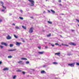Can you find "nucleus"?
<instances>
[{
  "label": "nucleus",
  "instance_id": "nucleus-48",
  "mask_svg": "<svg viewBox=\"0 0 79 79\" xmlns=\"http://www.w3.org/2000/svg\"><path fill=\"white\" fill-rule=\"evenodd\" d=\"M23 42H25L24 40H23Z\"/></svg>",
  "mask_w": 79,
  "mask_h": 79
},
{
  "label": "nucleus",
  "instance_id": "nucleus-28",
  "mask_svg": "<svg viewBox=\"0 0 79 79\" xmlns=\"http://www.w3.org/2000/svg\"><path fill=\"white\" fill-rule=\"evenodd\" d=\"M51 45H52V47H55V45H54V44H51Z\"/></svg>",
  "mask_w": 79,
  "mask_h": 79
},
{
  "label": "nucleus",
  "instance_id": "nucleus-43",
  "mask_svg": "<svg viewBox=\"0 0 79 79\" xmlns=\"http://www.w3.org/2000/svg\"><path fill=\"white\" fill-rule=\"evenodd\" d=\"M48 12H49V13H50V10H48Z\"/></svg>",
  "mask_w": 79,
  "mask_h": 79
},
{
  "label": "nucleus",
  "instance_id": "nucleus-14",
  "mask_svg": "<svg viewBox=\"0 0 79 79\" xmlns=\"http://www.w3.org/2000/svg\"><path fill=\"white\" fill-rule=\"evenodd\" d=\"M47 37H50L51 36V34L49 33L48 35H47Z\"/></svg>",
  "mask_w": 79,
  "mask_h": 79
},
{
  "label": "nucleus",
  "instance_id": "nucleus-8",
  "mask_svg": "<svg viewBox=\"0 0 79 79\" xmlns=\"http://www.w3.org/2000/svg\"><path fill=\"white\" fill-rule=\"evenodd\" d=\"M6 38L7 39H11V37L9 36V35H8L6 37Z\"/></svg>",
  "mask_w": 79,
  "mask_h": 79
},
{
  "label": "nucleus",
  "instance_id": "nucleus-26",
  "mask_svg": "<svg viewBox=\"0 0 79 79\" xmlns=\"http://www.w3.org/2000/svg\"><path fill=\"white\" fill-rule=\"evenodd\" d=\"M0 47L1 48H3V46L0 45Z\"/></svg>",
  "mask_w": 79,
  "mask_h": 79
},
{
  "label": "nucleus",
  "instance_id": "nucleus-37",
  "mask_svg": "<svg viewBox=\"0 0 79 79\" xmlns=\"http://www.w3.org/2000/svg\"><path fill=\"white\" fill-rule=\"evenodd\" d=\"M22 73H23V74H25V72H22Z\"/></svg>",
  "mask_w": 79,
  "mask_h": 79
},
{
  "label": "nucleus",
  "instance_id": "nucleus-36",
  "mask_svg": "<svg viewBox=\"0 0 79 79\" xmlns=\"http://www.w3.org/2000/svg\"><path fill=\"white\" fill-rule=\"evenodd\" d=\"M38 48H39V49H40V48H41L40 46H38Z\"/></svg>",
  "mask_w": 79,
  "mask_h": 79
},
{
  "label": "nucleus",
  "instance_id": "nucleus-27",
  "mask_svg": "<svg viewBox=\"0 0 79 79\" xmlns=\"http://www.w3.org/2000/svg\"><path fill=\"white\" fill-rule=\"evenodd\" d=\"M16 75L14 76L13 77V79H15V78H16Z\"/></svg>",
  "mask_w": 79,
  "mask_h": 79
},
{
  "label": "nucleus",
  "instance_id": "nucleus-11",
  "mask_svg": "<svg viewBox=\"0 0 79 79\" xmlns=\"http://www.w3.org/2000/svg\"><path fill=\"white\" fill-rule=\"evenodd\" d=\"M41 74H43V73H45V72L44 70H42L41 72Z\"/></svg>",
  "mask_w": 79,
  "mask_h": 79
},
{
  "label": "nucleus",
  "instance_id": "nucleus-9",
  "mask_svg": "<svg viewBox=\"0 0 79 79\" xmlns=\"http://www.w3.org/2000/svg\"><path fill=\"white\" fill-rule=\"evenodd\" d=\"M8 68H5L3 69V71H8Z\"/></svg>",
  "mask_w": 79,
  "mask_h": 79
},
{
  "label": "nucleus",
  "instance_id": "nucleus-1",
  "mask_svg": "<svg viewBox=\"0 0 79 79\" xmlns=\"http://www.w3.org/2000/svg\"><path fill=\"white\" fill-rule=\"evenodd\" d=\"M31 3V6H34V1L33 0H28Z\"/></svg>",
  "mask_w": 79,
  "mask_h": 79
},
{
  "label": "nucleus",
  "instance_id": "nucleus-33",
  "mask_svg": "<svg viewBox=\"0 0 79 79\" xmlns=\"http://www.w3.org/2000/svg\"><path fill=\"white\" fill-rule=\"evenodd\" d=\"M76 20L77 22H78V23H79V20L77 19H76Z\"/></svg>",
  "mask_w": 79,
  "mask_h": 79
},
{
  "label": "nucleus",
  "instance_id": "nucleus-34",
  "mask_svg": "<svg viewBox=\"0 0 79 79\" xmlns=\"http://www.w3.org/2000/svg\"><path fill=\"white\" fill-rule=\"evenodd\" d=\"M61 45H63V46H65V44H62Z\"/></svg>",
  "mask_w": 79,
  "mask_h": 79
},
{
  "label": "nucleus",
  "instance_id": "nucleus-42",
  "mask_svg": "<svg viewBox=\"0 0 79 79\" xmlns=\"http://www.w3.org/2000/svg\"><path fill=\"white\" fill-rule=\"evenodd\" d=\"M12 25L13 26V25H14V26H15V23H13L12 24Z\"/></svg>",
  "mask_w": 79,
  "mask_h": 79
},
{
  "label": "nucleus",
  "instance_id": "nucleus-24",
  "mask_svg": "<svg viewBox=\"0 0 79 79\" xmlns=\"http://www.w3.org/2000/svg\"><path fill=\"white\" fill-rule=\"evenodd\" d=\"M2 7H3V8H4V9H6V7L4 6H3V5H2Z\"/></svg>",
  "mask_w": 79,
  "mask_h": 79
},
{
  "label": "nucleus",
  "instance_id": "nucleus-41",
  "mask_svg": "<svg viewBox=\"0 0 79 79\" xmlns=\"http://www.w3.org/2000/svg\"><path fill=\"white\" fill-rule=\"evenodd\" d=\"M2 61H0V64H2Z\"/></svg>",
  "mask_w": 79,
  "mask_h": 79
},
{
  "label": "nucleus",
  "instance_id": "nucleus-46",
  "mask_svg": "<svg viewBox=\"0 0 79 79\" xmlns=\"http://www.w3.org/2000/svg\"><path fill=\"white\" fill-rule=\"evenodd\" d=\"M59 5L60 6H62V5L61 4H60Z\"/></svg>",
  "mask_w": 79,
  "mask_h": 79
},
{
  "label": "nucleus",
  "instance_id": "nucleus-6",
  "mask_svg": "<svg viewBox=\"0 0 79 79\" xmlns=\"http://www.w3.org/2000/svg\"><path fill=\"white\" fill-rule=\"evenodd\" d=\"M70 44L71 45H74V46L76 45V44L74 43H72V42L70 43Z\"/></svg>",
  "mask_w": 79,
  "mask_h": 79
},
{
  "label": "nucleus",
  "instance_id": "nucleus-35",
  "mask_svg": "<svg viewBox=\"0 0 79 79\" xmlns=\"http://www.w3.org/2000/svg\"><path fill=\"white\" fill-rule=\"evenodd\" d=\"M65 46H67V47H68L69 46V45H68L66 44H65Z\"/></svg>",
  "mask_w": 79,
  "mask_h": 79
},
{
  "label": "nucleus",
  "instance_id": "nucleus-21",
  "mask_svg": "<svg viewBox=\"0 0 79 79\" xmlns=\"http://www.w3.org/2000/svg\"><path fill=\"white\" fill-rule=\"evenodd\" d=\"M14 36L15 38H16V39H18V36H17L14 35Z\"/></svg>",
  "mask_w": 79,
  "mask_h": 79
},
{
  "label": "nucleus",
  "instance_id": "nucleus-39",
  "mask_svg": "<svg viewBox=\"0 0 79 79\" xmlns=\"http://www.w3.org/2000/svg\"><path fill=\"white\" fill-rule=\"evenodd\" d=\"M1 11H5V10L4 9L2 10Z\"/></svg>",
  "mask_w": 79,
  "mask_h": 79
},
{
  "label": "nucleus",
  "instance_id": "nucleus-18",
  "mask_svg": "<svg viewBox=\"0 0 79 79\" xmlns=\"http://www.w3.org/2000/svg\"><path fill=\"white\" fill-rule=\"evenodd\" d=\"M10 47H13V44H10Z\"/></svg>",
  "mask_w": 79,
  "mask_h": 79
},
{
  "label": "nucleus",
  "instance_id": "nucleus-29",
  "mask_svg": "<svg viewBox=\"0 0 79 79\" xmlns=\"http://www.w3.org/2000/svg\"><path fill=\"white\" fill-rule=\"evenodd\" d=\"M55 45H59V44H58V43H56Z\"/></svg>",
  "mask_w": 79,
  "mask_h": 79
},
{
  "label": "nucleus",
  "instance_id": "nucleus-17",
  "mask_svg": "<svg viewBox=\"0 0 79 79\" xmlns=\"http://www.w3.org/2000/svg\"><path fill=\"white\" fill-rule=\"evenodd\" d=\"M21 60H27V59H26V58H21Z\"/></svg>",
  "mask_w": 79,
  "mask_h": 79
},
{
  "label": "nucleus",
  "instance_id": "nucleus-51",
  "mask_svg": "<svg viewBox=\"0 0 79 79\" xmlns=\"http://www.w3.org/2000/svg\"><path fill=\"white\" fill-rule=\"evenodd\" d=\"M46 1H47V0H46Z\"/></svg>",
  "mask_w": 79,
  "mask_h": 79
},
{
  "label": "nucleus",
  "instance_id": "nucleus-31",
  "mask_svg": "<svg viewBox=\"0 0 79 79\" xmlns=\"http://www.w3.org/2000/svg\"><path fill=\"white\" fill-rule=\"evenodd\" d=\"M1 3L2 4V6L3 5V3L2 2H1Z\"/></svg>",
  "mask_w": 79,
  "mask_h": 79
},
{
  "label": "nucleus",
  "instance_id": "nucleus-22",
  "mask_svg": "<svg viewBox=\"0 0 79 79\" xmlns=\"http://www.w3.org/2000/svg\"><path fill=\"white\" fill-rule=\"evenodd\" d=\"M60 52L55 53V55H60Z\"/></svg>",
  "mask_w": 79,
  "mask_h": 79
},
{
  "label": "nucleus",
  "instance_id": "nucleus-13",
  "mask_svg": "<svg viewBox=\"0 0 79 79\" xmlns=\"http://www.w3.org/2000/svg\"><path fill=\"white\" fill-rule=\"evenodd\" d=\"M22 27H23V29H26V27L22 26Z\"/></svg>",
  "mask_w": 79,
  "mask_h": 79
},
{
  "label": "nucleus",
  "instance_id": "nucleus-5",
  "mask_svg": "<svg viewBox=\"0 0 79 79\" xmlns=\"http://www.w3.org/2000/svg\"><path fill=\"white\" fill-rule=\"evenodd\" d=\"M20 44H21V43H19L18 42H16V45H17L18 46H19Z\"/></svg>",
  "mask_w": 79,
  "mask_h": 79
},
{
  "label": "nucleus",
  "instance_id": "nucleus-30",
  "mask_svg": "<svg viewBox=\"0 0 79 79\" xmlns=\"http://www.w3.org/2000/svg\"><path fill=\"white\" fill-rule=\"evenodd\" d=\"M29 61H27L26 62V64H29Z\"/></svg>",
  "mask_w": 79,
  "mask_h": 79
},
{
  "label": "nucleus",
  "instance_id": "nucleus-45",
  "mask_svg": "<svg viewBox=\"0 0 79 79\" xmlns=\"http://www.w3.org/2000/svg\"><path fill=\"white\" fill-rule=\"evenodd\" d=\"M61 2V0H60L59 1V2Z\"/></svg>",
  "mask_w": 79,
  "mask_h": 79
},
{
  "label": "nucleus",
  "instance_id": "nucleus-38",
  "mask_svg": "<svg viewBox=\"0 0 79 79\" xmlns=\"http://www.w3.org/2000/svg\"><path fill=\"white\" fill-rule=\"evenodd\" d=\"M77 65H78V66H79V63H77Z\"/></svg>",
  "mask_w": 79,
  "mask_h": 79
},
{
  "label": "nucleus",
  "instance_id": "nucleus-23",
  "mask_svg": "<svg viewBox=\"0 0 79 79\" xmlns=\"http://www.w3.org/2000/svg\"><path fill=\"white\" fill-rule=\"evenodd\" d=\"M19 18H20V19H22V20L23 19V18L21 17H19Z\"/></svg>",
  "mask_w": 79,
  "mask_h": 79
},
{
  "label": "nucleus",
  "instance_id": "nucleus-7",
  "mask_svg": "<svg viewBox=\"0 0 79 79\" xmlns=\"http://www.w3.org/2000/svg\"><path fill=\"white\" fill-rule=\"evenodd\" d=\"M2 45H5V46H7V45L6 43L4 42H2L1 43Z\"/></svg>",
  "mask_w": 79,
  "mask_h": 79
},
{
  "label": "nucleus",
  "instance_id": "nucleus-2",
  "mask_svg": "<svg viewBox=\"0 0 79 79\" xmlns=\"http://www.w3.org/2000/svg\"><path fill=\"white\" fill-rule=\"evenodd\" d=\"M33 27H31L30 28L29 30V32L30 33H32L33 32Z\"/></svg>",
  "mask_w": 79,
  "mask_h": 79
},
{
  "label": "nucleus",
  "instance_id": "nucleus-10",
  "mask_svg": "<svg viewBox=\"0 0 79 79\" xmlns=\"http://www.w3.org/2000/svg\"><path fill=\"white\" fill-rule=\"evenodd\" d=\"M44 53V52H38V53L39 54H40L41 55H42V54H43Z\"/></svg>",
  "mask_w": 79,
  "mask_h": 79
},
{
  "label": "nucleus",
  "instance_id": "nucleus-4",
  "mask_svg": "<svg viewBox=\"0 0 79 79\" xmlns=\"http://www.w3.org/2000/svg\"><path fill=\"white\" fill-rule=\"evenodd\" d=\"M15 50H16V49H13L8 50V51L9 52H13V51H15Z\"/></svg>",
  "mask_w": 79,
  "mask_h": 79
},
{
  "label": "nucleus",
  "instance_id": "nucleus-47",
  "mask_svg": "<svg viewBox=\"0 0 79 79\" xmlns=\"http://www.w3.org/2000/svg\"><path fill=\"white\" fill-rule=\"evenodd\" d=\"M72 31L73 32H74V30H72Z\"/></svg>",
  "mask_w": 79,
  "mask_h": 79
},
{
  "label": "nucleus",
  "instance_id": "nucleus-3",
  "mask_svg": "<svg viewBox=\"0 0 79 79\" xmlns=\"http://www.w3.org/2000/svg\"><path fill=\"white\" fill-rule=\"evenodd\" d=\"M75 64L74 63H73V64H68L69 66H71V67H73L74 66V64Z\"/></svg>",
  "mask_w": 79,
  "mask_h": 79
},
{
  "label": "nucleus",
  "instance_id": "nucleus-20",
  "mask_svg": "<svg viewBox=\"0 0 79 79\" xmlns=\"http://www.w3.org/2000/svg\"><path fill=\"white\" fill-rule=\"evenodd\" d=\"M15 28L16 29H19V27L18 26H16L15 27Z\"/></svg>",
  "mask_w": 79,
  "mask_h": 79
},
{
  "label": "nucleus",
  "instance_id": "nucleus-40",
  "mask_svg": "<svg viewBox=\"0 0 79 79\" xmlns=\"http://www.w3.org/2000/svg\"><path fill=\"white\" fill-rule=\"evenodd\" d=\"M45 48H48V46H45Z\"/></svg>",
  "mask_w": 79,
  "mask_h": 79
},
{
  "label": "nucleus",
  "instance_id": "nucleus-15",
  "mask_svg": "<svg viewBox=\"0 0 79 79\" xmlns=\"http://www.w3.org/2000/svg\"><path fill=\"white\" fill-rule=\"evenodd\" d=\"M8 58H12V56H8Z\"/></svg>",
  "mask_w": 79,
  "mask_h": 79
},
{
  "label": "nucleus",
  "instance_id": "nucleus-19",
  "mask_svg": "<svg viewBox=\"0 0 79 79\" xmlns=\"http://www.w3.org/2000/svg\"><path fill=\"white\" fill-rule=\"evenodd\" d=\"M48 23L49 24H52V22H51L49 21H48Z\"/></svg>",
  "mask_w": 79,
  "mask_h": 79
},
{
  "label": "nucleus",
  "instance_id": "nucleus-16",
  "mask_svg": "<svg viewBox=\"0 0 79 79\" xmlns=\"http://www.w3.org/2000/svg\"><path fill=\"white\" fill-rule=\"evenodd\" d=\"M53 64H58V63H57V62H54L53 63Z\"/></svg>",
  "mask_w": 79,
  "mask_h": 79
},
{
  "label": "nucleus",
  "instance_id": "nucleus-49",
  "mask_svg": "<svg viewBox=\"0 0 79 79\" xmlns=\"http://www.w3.org/2000/svg\"><path fill=\"white\" fill-rule=\"evenodd\" d=\"M18 71H21L18 70Z\"/></svg>",
  "mask_w": 79,
  "mask_h": 79
},
{
  "label": "nucleus",
  "instance_id": "nucleus-12",
  "mask_svg": "<svg viewBox=\"0 0 79 79\" xmlns=\"http://www.w3.org/2000/svg\"><path fill=\"white\" fill-rule=\"evenodd\" d=\"M51 11L52 13H55V11L52 10H51Z\"/></svg>",
  "mask_w": 79,
  "mask_h": 79
},
{
  "label": "nucleus",
  "instance_id": "nucleus-50",
  "mask_svg": "<svg viewBox=\"0 0 79 79\" xmlns=\"http://www.w3.org/2000/svg\"><path fill=\"white\" fill-rule=\"evenodd\" d=\"M78 27H79V25H78Z\"/></svg>",
  "mask_w": 79,
  "mask_h": 79
},
{
  "label": "nucleus",
  "instance_id": "nucleus-32",
  "mask_svg": "<svg viewBox=\"0 0 79 79\" xmlns=\"http://www.w3.org/2000/svg\"><path fill=\"white\" fill-rule=\"evenodd\" d=\"M1 22H2V19H0V23Z\"/></svg>",
  "mask_w": 79,
  "mask_h": 79
},
{
  "label": "nucleus",
  "instance_id": "nucleus-25",
  "mask_svg": "<svg viewBox=\"0 0 79 79\" xmlns=\"http://www.w3.org/2000/svg\"><path fill=\"white\" fill-rule=\"evenodd\" d=\"M22 62V61L20 60L18 62V63H21Z\"/></svg>",
  "mask_w": 79,
  "mask_h": 79
},
{
  "label": "nucleus",
  "instance_id": "nucleus-44",
  "mask_svg": "<svg viewBox=\"0 0 79 79\" xmlns=\"http://www.w3.org/2000/svg\"><path fill=\"white\" fill-rule=\"evenodd\" d=\"M59 45V47H61V45H59H59Z\"/></svg>",
  "mask_w": 79,
  "mask_h": 79
}]
</instances>
